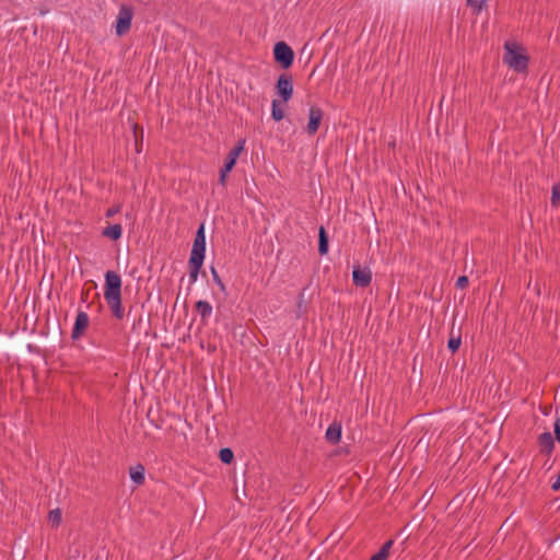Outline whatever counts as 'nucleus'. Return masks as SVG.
Wrapping results in <instances>:
<instances>
[{"mask_svg":"<svg viewBox=\"0 0 560 560\" xmlns=\"http://www.w3.org/2000/svg\"><path fill=\"white\" fill-rule=\"evenodd\" d=\"M121 277L114 270L105 273L104 299L110 310L113 317L121 320L125 317V308L121 298Z\"/></svg>","mask_w":560,"mask_h":560,"instance_id":"obj_1","label":"nucleus"},{"mask_svg":"<svg viewBox=\"0 0 560 560\" xmlns=\"http://www.w3.org/2000/svg\"><path fill=\"white\" fill-rule=\"evenodd\" d=\"M503 62L518 73L527 71L529 57L523 52V48L515 43L504 44Z\"/></svg>","mask_w":560,"mask_h":560,"instance_id":"obj_2","label":"nucleus"},{"mask_svg":"<svg viewBox=\"0 0 560 560\" xmlns=\"http://www.w3.org/2000/svg\"><path fill=\"white\" fill-rule=\"evenodd\" d=\"M273 59L282 69H289L294 61V51L285 42H278L273 46Z\"/></svg>","mask_w":560,"mask_h":560,"instance_id":"obj_3","label":"nucleus"},{"mask_svg":"<svg viewBox=\"0 0 560 560\" xmlns=\"http://www.w3.org/2000/svg\"><path fill=\"white\" fill-rule=\"evenodd\" d=\"M133 19V8L129 4H121L115 22V33L122 36L130 31Z\"/></svg>","mask_w":560,"mask_h":560,"instance_id":"obj_4","label":"nucleus"},{"mask_svg":"<svg viewBox=\"0 0 560 560\" xmlns=\"http://www.w3.org/2000/svg\"><path fill=\"white\" fill-rule=\"evenodd\" d=\"M276 93L283 103H288L293 95V77L290 73H281L275 85Z\"/></svg>","mask_w":560,"mask_h":560,"instance_id":"obj_5","label":"nucleus"},{"mask_svg":"<svg viewBox=\"0 0 560 560\" xmlns=\"http://www.w3.org/2000/svg\"><path fill=\"white\" fill-rule=\"evenodd\" d=\"M205 257H206L205 223H200V225L198 226L196 234H195L194 244H192V248H191L189 258L205 261Z\"/></svg>","mask_w":560,"mask_h":560,"instance_id":"obj_6","label":"nucleus"},{"mask_svg":"<svg viewBox=\"0 0 560 560\" xmlns=\"http://www.w3.org/2000/svg\"><path fill=\"white\" fill-rule=\"evenodd\" d=\"M324 117V112L320 107L313 105L308 110V122L305 128V131L308 136H314L322 124Z\"/></svg>","mask_w":560,"mask_h":560,"instance_id":"obj_7","label":"nucleus"},{"mask_svg":"<svg viewBox=\"0 0 560 560\" xmlns=\"http://www.w3.org/2000/svg\"><path fill=\"white\" fill-rule=\"evenodd\" d=\"M352 282L355 287L366 288L372 282V271L369 267L353 266Z\"/></svg>","mask_w":560,"mask_h":560,"instance_id":"obj_8","label":"nucleus"},{"mask_svg":"<svg viewBox=\"0 0 560 560\" xmlns=\"http://www.w3.org/2000/svg\"><path fill=\"white\" fill-rule=\"evenodd\" d=\"M90 324V318L88 314L84 311H79L73 324L72 332H71V339L78 340L82 336H84L88 327Z\"/></svg>","mask_w":560,"mask_h":560,"instance_id":"obj_9","label":"nucleus"},{"mask_svg":"<svg viewBox=\"0 0 560 560\" xmlns=\"http://www.w3.org/2000/svg\"><path fill=\"white\" fill-rule=\"evenodd\" d=\"M246 140L240 139L237 143L234 145V148L228 153L223 167L232 171L237 162V159L240 158L241 153L244 151Z\"/></svg>","mask_w":560,"mask_h":560,"instance_id":"obj_10","label":"nucleus"},{"mask_svg":"<svg viewBox=\"0 0 560 560\" xmlns=\"http://www.w3.org/2000/svg\"><path fill=\"white\" fill-rule=\"evenodd\" d=\"M555 438L549 431L539 434L537 438L539 452L544 455L550 456L555 451Z\"/></svg>","mask_w":560,"mask_h":560,"instance_id":"obj_11","label":"nucleus"},{"mask_svg":"<svg viewBox=\"0 0 560 560\" xmlns=\"http://www.w3.org/2000/svg\"><path fill=\"white\" fill-rule=\"evenodd\" d=\"M341 432H342L341 423L338 421H334L327 428L326 433H325V439L328 443L335 445L340 442Z\"/></svg>","mask_w":560,"mask_h":560,"instance_id":"obj_12","label":"nucleus"},{"mask_svg":"<svg viewBox=\"0 0 560 560\" xmlns=\"http://www.w3.org/2000/svg\"><path fill=\"white\" fill-rule=\"evenodd\" d=\"M195 310L200 315L202 324L206 325L212 314V305L208 301L199 300L195 304Z\"/></svg>","mask_w":560,"mask_h":560,"instance_id":"obj_13","label":"nucleus"},{"mask_svg":"<svg viewBox=\"0 0 560 560\" xmlns=\"http://www.w3.org/2000/svg\"><path fill=\"white\" fill-rule=\"evenodd\" d=\"M122 235V226L120 223L109 224L102 231V236L107 237L114 242L118 241Z\"/></svg>","mask_w":560,"mask_h":560,"instance_id":"obj_14","label":"nucleus"},{"mask_svg":"<svg viewBox=\"0 0 560 560\" xmlns=\"http://www.w3.org/2000/svg\"><path fill=\"white\" fill-rule=\"evenodd\" d=\"M145 468L142 464H137L136 466L131 467L129 470L130 479L137 485L141 486L145 481Z\"/></svg>","mask_w":560,"mask_h":560,"instance_id":"obj_15","label":"nucleus"},{"mask_svg":"<svg viewBox=\"0 0 560 560\" xmlns=\"http://www.w3.org/2000/svg\"><path fill=\"white\" fill-rule=\"evenodd\" d=\"M329 248V237L323 225L318 229V253L320 256H324L328 253Z\"/></svg>","mask_w":560,"mask_h":560,"instance_id":"obj_16","label":"nucleus"},{"mask_svg":"<svg viewBox=\"0 0 560 560\" xmlns=\"http://www.w3.org/2000/svg\"><path fill=\"white\" fill-rule=\"evenodd\" d=\"M203 266L202 260L188 259L189 282L195 283Z\"/></svg>","mask_w":560,"mask_h":560,"instance_id":"obj_17","label":"nucleus"},{"mask_svg":"<svg viewBox=\"0 0 560 560\" xmlns=\"http://www.w3.org/2000/svg\"><path fill=\"white\" fill-rule=\"evenodd\" d=\"M450 335L451 336H450V339L447 341V348L451 351V353L454 354L455 352H457L459 350V347L462 345V336H460V331H458V334L455 336L453 328H452Z\"/></svg>","mask_w":560,"mask_h":560,"instance_id":"obj_18","label":"nucleus"},{"mask_svg":"<svg viewBox=\"0 0 560 560\" xmlns=\"http://www.w3.org/2000/svg\"><path fill=\"white\" fill-rule=\"evenodd\" d=\"M279 100H272L271 102V118L275 121H281L284 118V112L280 107Z\"/></svg>","mask_w":560,"mask_h":560,"instance_id":"obj_19","label":"nucleus"},{"mask_svg":"<svg viewBox=\"0 0 560 560\" xmlns=\"http://www.w3.org/2000/svg\"><path fill=\"white\" fill-rule=\"evenodd\" d=\"M307 288H303L299 295H298V300H296V307H298V311H296V316L298 317H301L302 315L305 314L306 310V300H305V291H306Z\"/></svg>","mask_w":560,"mask_h":560,"instance_id":"obj_20","label":"nucleus"},{"mask_svg":"<svg viewBox=\"0 0 560 560\" xmlns=\"http://www.w3.org/2000/svg\"><path fill=\"white\" fill-rule=\"evenodd\" d=\"M219 458L223 464L230 465L234 460V453L230 447H223L219 451Z\"/></svg>","mask_w":560,"mask_h":560,"instance_id":"obj_21","label":"nucleus"},{"mask_svg":"<svg viewBox=\"0 0 560 560\" xmlns=\"http://www.w3.org/2000/svg\"><path fill=\"white\" fill-rule=\"evenodd\" d=\"M550 203L552 207L560 206V183H556L552 186Z\"/></svg>","mask_w":560,"mask_h":560,"instance_id":"obj_22","label":"nucleus"},{"mask_svg":"<svg viewBox=\"0 0 560 560\" xmlns=\"http://www.w3.org/2000/svg\"><path fill=\"white\" fill-rule=\"evenodd\" d=\"M48 521L55 525V526H58L60 525L61 523V512L59 509H55L52 511L49 512L48 514Z\"/></svg>","mask_w":560,"mask_h":560,"instance_id":"obj_23","label":"nucleus"},{"mask_svg":"<svg viewBox=\"0 0 560 560\" xmlns=\"http://www.w3.org/2000/svg\"><path fill=\"white\" fill-rule=\"evenodd\" d=\"M212 280L214 283L220 288L221 291H225V284L223 283L222 279L220 278L217 269L214 267L210 268Z\"/></svg>","mask_w":560,"mask_h":560,"instance_id":"obj_24","label":"nucleus"},{"mask_svg":"<svg viewBox=\"0 0 560 560\" xmlns=\"http://www.w3.org/2000/svg\"><path fill=\"white\" fill-rule=\"evenodd\" d=\"M232 171L225 168V167H221L220 168V172H219V185H221L223 188L226 187V178H228V175L231 173Z\"/></svg>","mask_w":560,"mask_h":560,"instance_id":"obj_25","label":"nucleus"},{"mask_svg":"<svg viewBox=\"0 0 560 560\" xmlns=\"http://www.w3.org/2000/svg\"><path fill=\"white\" fill-rule=\"evenodd\" d=\"M487 0H467V4L471 7L476 13H479Z\"/></svg>","mask_w":560,"mask_h":560,"instance_id":"obj_26","label":"nucleus"},{"mask_svg":"<svg viewBox=\"0 0 560 560\" xmlns=\"http://www.w3.org/2000/svg\"><path fill=\"white\" fill-rule=\"evenodd\" d=\"M121 208H122L121 203H116V205L109 207L105 212V217L113 218L114 215L118 214L121 211Z\"/></svg>","mask_w":560,"mask_h":560,"instance_id":"obj_27","label":"nucleus"},{"mask_svg":"<svg viewBox=\"0 0 560 560\" xmlns=\"http://www.w3.org/2000/svg\"><path fill=\"white\" fill-rule=\"evenodd\" d=\"M456 288L458 289H466L468 285H469V279L467 276H460L457 278L456 280V283H455Z\"/></svg>","mask_w":560,"mask_h":560,"instance_id":"obj_28","label":"nucleus"},{"mask_svg":"<svg viewBox=\"0 0 560 560\" xmlns=\"http://www.w3.org/2000/svg\"><path fill=\"white\" fill-rule=\"evenodd\" d=\"M555 440L560 443V417L556 418L553 423Z\"/></svg>","mask_w":560,"mask_h":560,"instance_id":"obj_29","label":"nucleus"},{"mask_svg":"<svg viewBox=\"0 0 560 560\" xmlns=\"http://www.w3.org/2000/svg\"><path fill=\"white\" fill-rule=\"evenodd\" d=\"M394 545V540L393 539H388L387 541H385L383 544V546L380 548L382 551H384L387 556H389V552H390V549Z\"/></svg>","mask_w":560,"mask_h":560,"instance_id":"obj_30","label":"nucleus"},{"mask_svg":"<svg viewBox=\"0 0 560 560\" xmlns=\"http://www.w3.org/2000/svg\"><path fill=\"white\" fill-rule=\"evenodd\" d=\"M389 556H387L384 551H382L381 549L374 553L370 560H387Z\"/></svg>","mask_w":560,"mask_h":560,"instance_id":"obj_31","label":"nucleus"},{"mask_svg":"<svg viewBox=\"0 0 560 560\" xmlns=\"http://www.w3.org/2000/svg\"><path fill=\"white\" fill-rule=\"evenodd\" d=\"M551 489L553 491H560V471L558 472L556 480L551 483Z\"/></svg>","mask_w":560,"mask_h":560,"instance_id":"obj_32","label":"nucleus"},{"mask_svg":"<svg viewBox=\"0 0 560 560\" xmlns=\"http://www.w3.org/2000/svg\"><path fill=\"white\" fill-rule=\"evenodd\" d=\"M142 323V317L139 316L137 319H133V323H132V330H137L138 326H140Z\"/></svg>","mask_w":560,"mask_h":560,"instance_id":"obj_33","label":"nucleus"},{"mask_svg":"<svg viewBox=\"0 0 560 560\" xmlns=\"http://www.w3.org/2000/svg\"><path fill=\"white\" fill-rule=\"evenodd\" d=\"M88 298H89V290H82V293H81L82 302L85 303L88 301Z\"/></svg>","mask_w":560,"mask_h":560,"instance_id":"obj_34","label":"nucleus"},{"mask_svg":"<svg viewBox=\"0 0 560 560\" xmlns=\"http://www.w3.org/2000/svg\"><path fill=\"white\" fill-rule=\"evenodd\" d=\"M151 422L153 423V425H154L156 429H161V425H160L159 423L153 422V421H151Z\"/></svg>","mask_w":560,"mask_h":560,"instance_id":"obj_35","label":"nucleus"}]
</instances>
